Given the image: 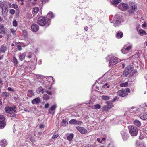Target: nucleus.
Returning a JSON list of instances; mask_svg holds the SVG:
<instances>
[{"instance_id": "obj_50", "label": "nucleus", "mask_w": 147, "mask_h": 147, "mask_svg": "<svg viewBox=\"0 0 147 147\" xmlns=\"http://www.w3.org/2000/svg\"><path fill=\"white\" fill-rule=\"evenodd\" d=\"M66 121L65 119H63L62 120V123H63L64 124H65L66 123Z\"/></svg>"}, {"instance_id": "obj_43", "label": "nucleus", "mask_w": 147, "mask_h": 147, "mask_svg": "<svg viewBox=\"0 0 147 147\" xmlns=\"http://www.w3.org/2000/svg\"><path fill=\"white\" fill-rule=\"evenodd\" d=\"M17 1L21 5H23L24 4L23 1L24 0H17Z\"/></svg>"}, {"instance_id": "obj_49", "label": "nucleus", "mask_w": 147, "mask_h": 147, "mask_svg": "<svg viewBox=\"0 0 147 147\" xmlns=\"http://www.w3.org/2000/svg\"><path fill=\"white\" fill-rule=\"evenodd\" d=\"M8 90L9 91H14V90L13 89L11 88V87H8Z\"/></svg>"}, {"instance_id": "obj_37", "label": "nucleus", "mask_w": 147, "mask_h": 147, "mask_svg": "<svg viewBox=\"0 0 147 147\" xmlns=\"http://www.w3.org/2000/svg\"><path fill=\"white\" fill-rule=\"evenodd\" d=\"M13 26L16 27L18 25V23L17 21L16 20H14L13 22Z\"/></svg>"}, {"instance_id": "obj_7", "label": "nucleus", "mask_w": 147, "mask_h": 147, "mask_svg": "<svg viewBox=\"0 0 147 147\" xmlns=\"http://www.w3.org/2000/svg\"><path fill=\"white\" fill-rule=\"evenodd\" d=\"M15 107H5V110L7 113L9 114L11 113V112H16V110L15 109Z\"/></svg>"}, {"instance_id": "obj_40", "label": "nucleus", "mask_w": 147, "mask_h": 147, "mask_svg": "<svg viewBox=\"0 0 147 147\" xmlns=\"http://www.w3.org/2000/svg\"><path fill=\"white\" fill-rule=\"evenodd\" d=\"M11 7L16 9L18 8V6L16 4H13L11 5Z\"/></svg>"}, {"instance_id": "obj_8", "label": "nucleus", "mask_w": 147, "mask_h": 147, "mask_svg": "<svg viewBox=\"0 0 147 147\" xmlns=\"http://www.w3.org/2000/svg\"><path fill=\"white\" fill-rule=\"evenodd\" d=\"M137 8L136 5H132L128 6L127 9L128 12L130 13H133L136 9Z\"/></svg>"}, {"instance_id": "obj_52", "label": "nucleus", "mask_w": 147, "mask_h": 147, "mask_svg": "<svg viewBox=\"0 0 147 147\" xmlns=\"http://www.w3.org/2000/svg\"><path fill=\"white\" fill-rule=\"evenodd\" d=\"M49 106V104L48 103L46 104L45 105V108H47Z\"/></svg>"}, {"instance_id": "obj_45", "label": "nucleus", "mask_w": 147, "mask_h": 147, "mask_svg": "<svg viewBox=\"0 0 147 147\" xmlns=\"http://www.w3.org/2000/svg\"><path fill=\"white\" fill-rule=\"evenodd\" d=\"M11 32L13 34H16L15 32L16 30H15L13 28L11 29L10 30Z\"/></svg>"}, {"instance_id": "obj_48", "label": "nucleus", "mask_w": 147, "mask_h": 147, "mask_svg": "<svg viewBox=\"0 0 147 147\" xmlns=\"http://www.w3.org/2000/svg\"><path fill=\"white\" fill-rule=\"evenodd\" d=\"M17 49L19 51H21L22 49V48L20 45H18L17 46Z\"/></svg>"}, {"instance_id": "obj_29", "label": "nucleus", "mask_w": 147, "mask_h": 147, "mask_svg": "<svg viewBox=\"0 0 147 147\" xmlns=\"http://www.w3.org/2000/svg\"><path fill=\"white\" fill-rule=\"evenodd\" d=\"M43 99L44 100H47L49 99V96L46 94H44L43 96Z\"/></svg>"}, {"instance_id": "obj_56", "label": "nucleus", "mask_w": 147, "mask_h": 147, "mask_svg": "<svg viewBox=\"0 0 147 147\" xmlns=\"http://www.w3.org/2000/svg\"><path fill=\"white\" fill-rule=\"evenodd\" d=\"M147 26L146 23V22H144V24L142 25V26L143 27H145Z\"/></svg>"}, {"instance_id": "obj_41", "label": "nucleus", "mask_w": 147, "mask_h": 147, "mask_svg": "<svg viewBox=\"0 0 147 147\" xmlns=\"http://www.w3.org/2000/svg\"><path fill=\"white\" fill-rule=\"evenodd\" d=\"M127 73L128 72H127V70H126L125 68L123 72V75L125 76H126L128 74H129Z\"/></svg>"}, {"instance_id": "obj_33", "label": "nucleus", "mask_w": 147, "mask_h": 147, "mask_svg": "<svg viewBox=\"0 0 147 147\" xmlns=\"http://www.w3.org/2000/svg\"><path fill=\"white\" fill-rule=\"evenodd\" d=\"M6 125V123L5 122H0V128H3Z\"/></svg>"}, {"instance_id": "obj_2", "label": "nucleus", "mask_w": 147, "mask_h": 147, "mask_svg": "<svg viewBox=\"0 0 147 147\" xmlns=\"http://www.w3.org/2000/svg\"><path fill=\"white\" fill-rule=\"evenodd\" d=\"M130 92L131 90L129 88H123L119 90L117 92V94L120 97H125L127 96L128 93H130Z\"/></svg>"}, {"instance_id": "obj_22", "label": "nucleus", "mask_w": 147, "mask_h": 147, "mask_svg": "<svg viewBox=\"0 0 147 147\" xmlns=\"http://www.w3.org/2000/svg\"><path fill=\"white\" fill-rule=\"evenodd\" d=\"M123 34L121 32H118L117 33L116 37L117 38H121L123 36Z\"/></svg>"}, {"instance_id": "obj_34", "label": "nucleus", "mask_w": 147, "mask_h": 147, "mask_svg": "<svg viewBox=\"0 0 147 147\" xmlns=\"http://www.w3.org/2000/svg\"><path fill=\"white\" fill-rule=\"evenodd\" d=\"M13 113L14 112H11V113H10L9 114H10V117H15L16 118V114Z\"/></svg>"}, {"instance_id": "obj_51", "label": "nucleus", "mask_w": 147, "mask_h": 147, "mask_svg": "<svg viewBox=\"0 0 147 147\" xmlns=\"http://www.w3.org/2000/svg\"><path fill=\"white\" fill-rule=\"evenodd\" d=\"M28 92L29 93L32 94V95L34 94V93H33V91L31 90H29L28 91Z\"/></svg>"}, {"instance_id": "obj_1", "label": "nucleus", "mask_w": 147, "mask_h": 147, "mask_svg": "<svg viewBox=\"0 0 147 147\" xmlns=\"http://www.w3.org/2000/svg\"><path fill=\"white\" fill-rule=\"evenodd\" d=\"M38 23L41 26H48L50 24V19L48 18L40 16L37 20Z\"/></svg>"}, {"instance_id": "obj_35", "label": "nucleus", "mask_w": 147, "mask_h": 147, "mask_svg": "<svg viewBox=\"0 0 147 147\" xmlns=\"http://www.w3.org/2000/svg\"><path fill=\"white\" fill-rule=\"evenodd\" d=\"M5 118L3 115H0V122H5Z\"/></svg>"}, {"instance_id": "obj_6", "label": "nucleus", "mask_w": 147, "mask_h": 147, "mask_svg": "<svg viewBox=\"0 0 147 147\" xmlns=\"http://www.w3.org/2000/svg\"><path fill=\"white\" fill-rule=\"evenodd\" d=\"M118 6L119 9L122 11H126L127 10L128 7L127 4L123 3L119 4Z\"/></svg>"}, {"instance_id": "obj_23", "label": "nucleus", "mask_w": 147, "mask_h": 147, "mask_svg": "<svg viewBox=\"0 0 147 147\" xmlns=\"http://www.w3.org/2000/svg\"><path fill=\"white\" fill-rule=\"evenodd\" d=\"M102 109V111H108L110 109L109 108V107L107 106V105L103 106Z\"/></svg>"}, {"instance_id": "obj_26", "label": "nucleus", "mask_w": 147, "mask_h": 147, "mask_svg": "<svg viewBox=\"0 0 147 147\" xmlns=\"http://www.w3.org/2000/svg\"><path fill=\"white\" fill-rule=\"evenodd\" d=\"M121 0H112L111 2L113 5H117L120 2Z\"/></svg>"}, {"instance_id": "obj_61", "label": "nucleus", "mask_w": 147, "mask_h": 147, "mask_svg": "<svg viewBox=\"0 0 147 147\" xmlns=\"http://www.w3.org/2000/svg\"><path fill=\"white\" fill-rule=\"evenodd\" d=\"M117 99L116 97H115L112 100V102L115 101Z\"/></svg>"}, {"instance_id": "obj_46", "label": "nucleus", "mask_w": 147, "mask_h": 147, "mask_svg": "<svg viewBox=\"0 0 147 147\" xmlns=\"http://www.w3.org/2000/svg\"><path fill=\"white\" fill-rule=\"evenodd\" d=\"M15 13V11L13 9H11L10 10V13L12 14V15H13Z\"/></svg>"}, {"instance_id": "obj_62", "label": "nucleus", "mask_w": 147, "mask_h": 147, "mask_svg": "<svg viewBox=\"0 0 147 147\" xmlns=\"http://www.w3.org/2000/svg\"><path fill=\"white\" fill-rule=\"evenodd\" d=\"M97 141L99 143H101L102 142V141L100 140V139L99 138H97Z\"/></svg>"}, {"instance_id": "obj_27", "label": "nucleus", "mask_w": 147, "mask_h": 147, "mask_svg": "<svg viewBox=\"0 0 147 147\" xmlns=\"http://www.w3.org/2000/svg\"><path fill=\"white\" fill-rule=\"evenodd\" d=\"M56 105H55H55H53L52 106L50 107V109H49V113H51L50 112V110L52 111H53L56 108Z\"/></svg>"}, {"instance_id": "obj_60", "label": "nucleus", "mask_w": 147, "mask_h": 147, "mask_svg": "<svg viewBox=\"0 0 147 147\" xmlns=\"http://www.w3.org/2000/svg\"><path fill=\"white\" fill-rule=\"evenodd\" d=\"M84 30L86 31H87L88 30V28L87 26H85L84 27Z\"/></svg>"}, {"instance_id": "obj_14", "label": "nucleus", "mask_w": 147, "mask_h": 147, "mask_svg": "<svg viewBox=\"0 0 147 147\" xmlns=\"http://www.w3.org/2000/svg\"><path fill=\"white\" fill-rule=\"evenodd\" d=\"M6 33V30L4 28L3 24H0V34H5Z\"/></svg>"}, {"instance_id": "obj_10", "label": "nucleus", "mask_w": 147, "mask_h": 147, "mask_svg": "<svg viewBox=\"0 0 147 147\" xmlns=\"http://www.w3.org/2000/svg\"><path fill=\"white\" fill-rule=\"evenodd\" d=\"M76 129L80 133L82 134H85L87 132V130L83 127L80 126H78Z\"/></svg>"}, {"instance_id": "obj_55", "label": "nucleus", "mask_w": 147, "mask_h": 147, "mask_svg": "<svg viewBox=\"0 0 147 147\" xmlns=\"http://www.w3.org/2000/svg\"><path fill=\"white\" fill-rule=\"evenodd\" d=\"M108 84L107 83H106L103 86V87L104 86V88L105 87V86H107V88H108L109 87V86H108Z\"/></svg>"}, {"instance_id": "obj_32", "label": "nucleus", "mask_w": 147, "mask_h": 147, "mask_svg": "<svg viewBox=\"0 0 147 147\" xmlns=\"http://www.w3.org/2000/svg\"><path fill=\"white\" fill-rule=\"evenodd\" d=\"M39 11V9L38 7L33 8L32 9L33 12L36 14L38 13Z\"/></svg>"}, {"instance_id": "obj_12", "label": "nucleus", "mask_w": 147, "mask_h": 147, "mask_svg": "<svg viewBox=\"0 0 147 147\" xmlns=\"http://www.w3.org/2000/svg\"><path fill=\"white\" fill-rule=\"evenodd\" d=\"M40 98L38 97L32 100L31 101V103L33 104H38L40 103Z\"/></svg>"}, {"instance_id": "obj_11", "label": "nucleus", "mask_w": 147, "mask_h": 147, "mask_svg": "<svg viewBox=\"0 0 147 147\" xmlns=\"http://www.w3.org/2000/svg\"><path fill=\"white\" fill-rule=\"evenodd\" d=\"M31 28L32 31L36 32L38 30L39 27L38 25L36 24H33L31 25Z\"/></svg>"}, {"instance_id": "obj_64", "label": "nucleus", "mask_w": 147, "mask_h": 147, "mask_svg": "<svg viewBox=\"0 0 147 147\" xmlns=\"http://www.w3.org/2000/svg\"><path fill=\"white\" fill-rule=\"evenodd\" d=\"M126 70H127V72H128L127 74H130L131 72H130V71H129L127 69H126Z\"/></svg>"}, {"instance_id": "obj_19", "label": "nucleus", "mask_w": 147, "mask_h": 147, "mask_svg": "<svg viewBox=\"0 0 147 147\" xmlns=\"http://www.w3.org/2000/svg\"><path fill=\"white\" fill-rule=\"evenodd\" d=\"M22 34L24 38H27L28 37V34L26 30H24L22 31Z\"/></svg>"}, {"instance_id": "obj_38", "label": "nucleus", "mask_w": 147, "mask_h": 147, "mask_svg": "<svg viewBox=\"0 0 147 147\" xmlns=\"http://www.w3.org/2000/svg\"><path fill=\"white\" fill-rule=\"evenodd\" d=\"M102 98L105 100H106L109 99V97L108 96L104 95L102 96Z\"/></svg>"}, {"instance_id": "obj_13", "label": "nucleus", "mask_w": 147, "mask_h": 147, "mask_svg": "<svg viewBox=\"0 0 147 147\" xmlns=\"http://www.w3.org/2000/svg\"><path fill=\"white\" fill-rule=\"evenodd\" d=\"M140 118L142 120L147 119V112L141 113L140 115Z\"/></svg>"}, {"instance_id": "obj_4", "label": "nucleus", "mask_w": 147, "mask_h": 147, "mask_svg": "<svg viewBox=\"0 0 147 147\" xmlns=\"http://www.w3.org/2000/svg\"><path fill=\"white\" fill-rule=\"evenodd\" d=\"M132 47V46L131 45L128 44L125 45L121 49V52L124 54H127L131 50Z\"/></svg>"}, {"instance_id": "obj_57", "label": "nucleus", "mask_w": 147, "mask_h": 147, "mask_svg": "<svg viewBox=\"0 0 147 147\" xmlns=\"http://www.w3.org/2000/svg\"><path fill=\"white\" fill-rule=\"evenodd\" d=\"M27 95L28 96L31 97L33 95H32V94H31L28 93L27 94Z\"/></svg>"}, {"instance_id": "obj_54", "label": "nucleus", "mask_w": 147, "mask_h": 147, "mask_svg": "<svg viewBox=\"0 0 147 147\" xmlns=\"http://www.w3.org/2000/svg\"><path fill=\"white\" fill-rule=\"evenodd\" d=\"M132 110H131V112L132 111L134 112V111H135L136 110H137V108L136 107H134L133 108H132Z\"/></svg>"}, {"instance_id": "obj_30", "label": "nucleus", "mask_w": 147, "mask_h": 147, "mask_svg": "<svg viewBox=\"0 0 147 147\" xmlns=\"http://www.w3.org/2000/svg\"><path fill=\"white\" fill-rule=\"evenodd\" d=\"M128 86V83L127 82L121 83L120 84V86L121 87H127Z\"/></svg>"}, {"instance_id": "obj_18", "label": "nucleus", "mask_w": 147, "mask_h": 147, "mask_svg": "<svg viewBox=\"0 0 147 147\" xmlns=\"http://www.w3.org/2000/svg\"><path fill=\"white\" fill-rule=\"evenodd\" d=\"M133 123L138 127H140L141 125L140 122L138 120H135L134 121Z\"/></svg>"}, {"instance_id": "obj_31", "label": "nucleus", "mask_w": 147, "mask_h": 147, "mask_svg": "<svg viewBox=\"0 0 147 147\" xmlns=\"http://www.w3.org/2000/svg\"><path fill=\"white\" fill-rule=\"evenodd\" d=\"M106 103L107 104V106L109 107L110 109L113 107V105L111 102H106Z\"/></svg>"}, {"instance_id": "obj_36", "label": "nucleus", "mask_w": 147, "mask_h": 147, "mask_svg": "<svg viewBox=\"0 0 147 147\" xmlns=\"http://www.w3.org/2000/svg\"><path fill=\"white\" fill-rule=\"evenodd\" d=\"M13 59L14 64L15 65H17L18 63V61L16 57H13Z\"/></svg>"}, {"instance_id": "obj_21", "label": "nucleus", "mask_w": 147, "mask_h": 147, "mask_svg": "<svg viewBox=\"0 0 147 147\" xmlns=\"http://www.w3.org/2000/svg\"><path fill=\"white\" fill-rule=\"evenodd\" d=\"M74 136V135L73 134L71 133L67 136V139L69 141H71Z\"/></svg>"}, {"instance_id": "obj_63", "label": "nucleus", "mask_w": 147, "mask_h": 147, "mask_svg": "<svg viewBox=\"0 0 147 147\" xmlns=\"http://www.w3.org/2000/svg\"><path fill=\"white\" fill-rule=\"evenodd\" d=\"M3 4L4 3L3 2H0V7H2Z\"/></svg>"}, {"instance_id": "obj_44", "label": "nucleus", "mask_w": 147, "mask_h": 147, "mask_svg": "<svg viewBox=\"0 0 147 147\" xmlns=\"http://www.w3.org/2000/svg\"><path fill=\"white\" fill-rule=\"evenodd\" d=\"M59 134H54L52 136V138H55L58 137L59 136Z\"/></svg>"}, {"instance_id": "obj_42", "label": "nucleus", "mask_w": 147, "mask_h": 147, "mask_svg": "<svg viewBox=\"0 0 147 147\" xmlns=\"http://www.w3.org/2000/svg\"><path fill=\"white\" fill-rule=\"evenodd\" d=\"M94 107L95 108L98 109H100L101 107L100 106L99 104H97L94 105Z\"/></svg>"}, {"instance_id": "obj_15", "label": "nucleus", "mask_w": 147, "mask_h": 147, "mask_svg": "<svg viewBox=\"0 0 147 147\" xmlns=\"http://www.w3.org/2000/svg\"><path fill=\"white\" fill-rule=\"evenodd\" d=\"M26 53H23L22 54H21L19 55V59L20 61H22L23 60L25 57V56L26 55Z\"/></svg>"}, {"instance_id": "obj_25", "label": "nucleus", "mask_w": 147, "mask_h": 147, "mask_svg": "<svg viewBox=\"0 0 147 147\" xmlns=\"http://www.w3.org/2000/svg\"><path fill=\"white\" fill-rule=\"evenodd\" d=\"M139 34L140 35H142L143 34L147 35V34L146 33V32L142 29H140L139 30Z\"/></svg>"}, {"instance_id": "obj_47", "label": "nucleus", "mask_w": 147, "mask_h": 147, "mask_svg": "<svg viewBox=\"0 0 147 147\" xmlns=\"http://www.w3.org/2000/svg\"><path fill=\"white\" fill-rule=\"evenodd\" d=\"M3 95L5 97H7L9 96L8 94L6 92H3Z\"/></svg>"}, {"instance_id": "obj_16", "label": "nucleus", "mask_w": 147, "mask_h": 147, "mask_svg": "<svg viewBox=\"0 0 147 147\" xmlns=\"http://www.w3.org/2000/svg\"><path fill=\"white\" fill-rule=\"evenodd\" d=\"M7 48L6 46L2 45L1 46V48L0 49V53H4L7 50Z\"/></svg>"}, {"instance_id": "obj_39", "label": "nucleus", "mask_w": 147, "mask_h": 147, "mask_svg": "<svg viewBox=\"0 0 147 147\" xmlns=\"http://www.w3.org/2000/svg\"><path fill=\"white\" fill-rule=\"evenodd\" d=\"M39 89L40 90V91H39V92H41L42 94H43L44 92V89L42 88V86H40Z\"/></svg>"}, {"instance_id": "obj_17", "label": "nucleus", "mask_w": 147, "mask_h": 147, "mask_svg": "<svg viewBox=\"0 0 147 147\" xmlns=\"http://www.w3.org/2000/svg\"><path fill=\"white\" fill-rule=\"evenodd\" d=\"M7 143L5 140H2L0 142V145L2 147H5L6 146Z\"/></svg>"}, {"instance_id": "obj_9", "label": "nucleus", "mask_w": 147, "mask_h": 147, "mask_svg": "<svg viewBox=\"0 0 147 147\" xmlns=\"http://www.w3.org/2000/svg\"><path fill=\"white\" fill-rule=\"evenodd\" d=\"M69 123L70 124L80 125L82 122L81 121H78L76 119H72L69 121Z\"/></svg>"}, {"instance_id": "obj_20", "label": "nucleus", "mask_w": 147, "mask_h": 147, "mask_svg": "<svg viewBox=\"0 0 147 147\" xmlns=\"http://www.w3.org/2000/svg\"><path fill=\"white\" fill-rule=\"evenodd\" d=\"M136 147H146L143 143L138 142H136Z\"/></svg>"}, {"instance_id": "obj_53", "label": "nucleus", "mask_w": 147, "mask_h": 147, "mask_svg": "<svg viewBox=\"0 0 147 147\" xmlns=\"http://www.w3.org/2000/svg\"><path fill=\"white\" fill-rule=\"evenodd\" d=\"M46 92L49 95H51L52 94V92L51 91H46Z\"/></svg>"}, {"instance_id": "obj_24", "label": "nucleus", "mask_w": 147, "mask_h": 147, "mask_svg": "<svg viewBox=\"0 0 147 147\" xmlns=\"http://www.w3.org/2000/svg\"><path fill=\"white\" fill-rule=\"evenodd\" d=\"M54 17V16H53V13L51 12H49L47 14V17L46 18H48L51 20V18H52Z\"/></svg>"}, {"instance_id": "obj_3", "label": "nucleus", "mask_w": 147, "mask_h": 147, "mask_svg": "<svg viewBox=\"0 0 147 147\" xmlns=\"http://www.w3.org/2000/svg\"><path fill=\"white\" fill-rule=\"evenodd\" d=\"M129 132L131 135L136 136L138 134V129L136 126L130 125L128 127Z\"/></svg>"}, {"instance_id": "obj_58", "label": "nucleus", "mask_w": 147, "mask_h": 147, "mask_svg": "<svg viewBox=\"0 0 147 147\" xmlns=\"http://www.w3.org/2000/svg\"><path fill=\"white\" fill-rule=\"evenodd\" d=\"M44 126L43 124H41L39 126L40 128H42L44 127Z\"/></svg>"}, {"instance_id": "obj_28", "label": "nucleus", "mask_w": 147, "mask_h": 147, "mask_svg": "<svg viewBox=\"0 0 147 147\" xmlns=\"http://www.w3.org/2000/svg\"><path fill=\"white\" fill-rule=\"evenodd\" d=\"M133 68V65H130L129 66H128L126 68H125L128 70L129 71H130V72L132 71Z\"/></svg>"}, {"instance_id": "obj_5", "label": "nucleus", "mask_w": 147, "mask_h": 147, "mask_svg": "<svg viewBox=\"0 0 147 147\" xmlns=\"http://www.w3.org/2000/svg\"><path fill=\"white\" fill-rule=\"evenodd\" d=\"M119 60V59L115 57H110L109 59V65H114L117 64Z\"/></svg>"}, {"instance_id": "obj_59", "label": "nucleus", "mask_w": 147, "mask_h": 147, "mask_svg": "<svg viewBox=\"0 0 147 147\" xmlns=\"http://www.w3.org/2000/svg\"><path fill=\"white\" fill-rule=\"evenodd\" d=\"M48 0H42V2L43 3L45 4L46 2H48Z\"/></svg>"}]
</instances>
